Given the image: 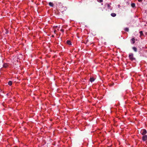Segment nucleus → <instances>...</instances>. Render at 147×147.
<instances>
[{
  "label": "nucleus",
  "instance_id": "f257e3e1",
  "mask_svg": "<svg viewBox=\"0 0 147 147\" xmlns=\"http://www.w3.org/2000/svg\"><path fill=\"white\" fill-rule=\"evenodd\" d=\"M129 59L132 61L135 60V59L134 57L133 54L132 53H130L129 56Z\"/></svg>",
  "mask_w": 147,
  "mask_h": 147
},
{
  "label": "nucleus",
  "instance_id": "f03ea898",
  "mask_svg": "<svg viewBox=\"0 0 147 147\" xmlns=\"http://www.w3.org/2000/svg\"><path fill=\"white\" fill-rule=\"evenodd\" d=\"M141 133L142 135H145L147 133V131L145 129H142L141 131Z\"/></svg>",
  "mask_w": 147,
  "mask_h": 147
},
{
  "label": "nucleus",
  "instance_id": "7ed1b4c3",
  "mask_svg": "<svg viewBox=\"0 0 147 147\" xmlns=\"http://www.w3.org/2000/svg\"><path fill=\"white\" fill-rule=\"evenodd\" d=\"M142 139L143 141H145L147 140V136L144 135L142 137Z\"/></svg>",
  "mask_w": 147,
  "mask_h": 147
},
{
  "label": "nucleus",
  "instance_id": "20e7f679",
  "mask_svg": "<svg viewBox=\"0 0 147 147\" xmlns=\"http://www.w3.org/2000/svg\"><path fill=\"white\" fill-rule=\"evenodd\" d=\"M66 42L67 44L69 45H71V41L69 40H67L66 41Z\"/></svg>",
  "mask_w": 147,
  "mask_h": 147
},
{
  "label": "nucleus",
  "instance_id": "39448f33",
  "mask_svg": "<svg viewBox=\"0 0 147 147\" xmlns=\"http://www.w3.org/2000/svg\"><path fill=\"white\" fill-rule=\"evenodd\" d=\"M49 5L51 7H53L54 6V5L53 3L50 2L49 3Z\"/></svg>",
  "mask_w": 147,
  "mask_h": 147
},
{
  "label": "nucleus",
  "instance_id": "423d86ee",
  "mask_svg": "<svg viewBox=\"0 0 147 147\" xmlns=\"http://www.w3.org/2000/svg\"><path fill=\"white\" fill-rule=\"evenodd\" d=\"M111 15L112 16L114 17L116 16V14L115 13H112L111 14Z\"/></svg>",
  "mask_w": 147,
  "mask_h": 147
},
{
  "label": "nucleus",
  "instance_id": "0eeeda50",
  "mask_svg": "<svg viewBox=\"0 0 147 147\" xmlns=\"http://www.w3.org/2000/svg\"><path fill=\"white\" fill-rule=\"evenodd\" d=\"M94 80V79L93 78H90V81L91 82H93Z\"/></svg>",
  "mask_w": 147,
  "mask_h": 147
},
{
  "label": "nucleus",
  "instance_id": "6e6552de",
  "mask_svg": "<svg viewBox=\"0 0 147 147\" xmlns=\"http://www.w3.org/2000/svg\"><path fill=\"white\" fill-rule=\"evenodd\" d=\"M131 5L132 7L134 8L135 7V4L134 3H133L131 4Z\"/></svg>",
  "mask_w": 147,
  "mask_h": 147
},
{
  "label": "nucleus",
  "instance_id": "1a4fd4ad",
  "mask_svg": "<svg viewBox=\"0 0 147 147\" xmlns=\"http://www.w3.org/2000/svg\"><path fill=\"white\" fill-rule=\"evenodd\" d=\"M131 40L132 41V44H134L135 43V39L134 38H132Z\"/></svg>",
  "mask_w": 147,
  "mask_h": 147
},
{
  "label": "nucleus",
  "instance_id": "9d476101",
  "mask_svg": "<svg viewBox=\"0 0 147 147\" xmlns=\"http://www.w3.org/2000/svg\"><path fill=\"white\" fill-rule=\"evenodd\" d=\"M8 84L9 86L11 85L12 84V82L11 81H9V82H8Z\"/></svg>",
  "mask_w": 147,
  "mask_h": 147
},
{
  "label": "nucleus",
  "instance_id": "9b49d317",
  "mask_svg": "<svg viewBox=\"0 0 147 147\" xmlns=\"http://www.w3.org/2000/svg\"><path fill=\"white\" fill-rule=\"evenodd\" d=\"M132 48H133V49L134 50L135 52H136L137 51V49L136 47H133Z\"/></svg>",
  "mask_w": 147,
  "mask_h": 147
},
{
  "label": "nucleus",
  "instance_id": "f8f14e48",
  "mask_svg": "<svg viewBox=\"0 0 147 147\" xmlns=\"http://www.w3.org/2000/svg\"><path fill=\"white\" fill-rule=\"evenodd\" d=\"M140 36L143 35V34L142 31H140Z\"/></svg>",
  "mask_w": 147,
  "mask_h": 147
},
{
  "label": "nucleus",
  "instance_id": "ddd939ff",
  "mask_svg": "<svg viewBox=\"0 0 147 147\" xmlns=\"http://www.w3.org/2000/svg\"><path fill=\"white\" fill-rule=\"evenodd\" d=\"M125 30L126 31L128 32L129 31V29L128 28H125Z\"/></svg>",
  "mask_w": 147,
  "mask_h": 147
},
{
  "label": "nucleus",
  "instance_id": "4468645a",
  "mask_svg": "<svg viewBox=\"0 0 147 147\" xmlns=\"http://www.w3.org/2000/svg\"><path fill=\"white\" fill-rule=\"evenodd\" d=\"M7 66H8V65H3V67H4L5 68H7Z\"/></svg>",
  "mask_w": 147,
  "mask_h": 147
},
{
  "label": "nucleus",
  "instance_id": "2eb2a0df",
  "mask_svg": "<svg viewBox=\"0 0 147 147\" xmlns=\"http://www.w3.org/2000/svg\"><path fill=\"white\" fill-rule=\"evenodd\" d=\"M143 0H138V1L139 2H142Z\"/></svg>",
  "mask_w": 147,
  "mask_h": 147
},
{
  "label": "nucleus",
  "instance_id": "dca6fc26",
  "mask_svg": "<svg viewBox=\"0 0 147 147\" xmlns=\"http://www.w3.org/2000/svg\"><path fill=\"white\" fill-rule=\"evenodd\" d=\"M61 31L62 32H63L64 31V30L63 29H61Z\"/></svg>",
  "mask_w": 147,
  "mask_h": 147
},
{
  "label": "nucleus",
  "instance_id": "f3484780",
  "mask_svg": "<svg viewBox=\"0 0 147 147\" xmlns=\"http://www.w3.org/2000/svg\"><path fill=\"white\" fill-rule=\"evenodd\" d=\"M102 1H103L102 0H99V2H102Z\"/></svg>",
  "mask_w": 147,
  "mask_h": 147
},
{
  "label": "nucleus",
  "instance_id": "a211bd4d",
  "mask_svg": "<svg viewBox=\"0 0 147 147\" xmlns=\"http://www.w3.org/2000/svg\"><path fill=\"white\" fill-rule=\"evenodd\" d=\"M107 6L108 7H109L110 6V5L109 4L107 5Z\"/></svg>",
  "mask_w": 147,
  "mask_h": 147
},
{
  "label": "nucleus",
  "instance_id": "6ab92c4d",
  "mask_svg": "<svg viewBox=\"0 0 147 147\" xmlns=\"http://www.w3.org/2000/svg\"><path fill=\"white\" fill-rule=\"evenodd\" d=\"M114 84V83H113V84H112L111 86H113V85Z\"/></svg>",
  "mask_w": 147,
  "mask_h": 147
},
{
  "label": "nucleus",
  "instance_id": "aec40b11",
  "mask_svg": "<svg viewBox=\"0 0 147 147\" xmlns=\"http://www.w3.org/2000/svg\"><path fill=\"white\" fill-rule=\"evenodd\" d=\"M54 35H52V36H51V37H54Z\"/></svg>",
  "mask_w": 147,
  "mask_h": 147
},
{
  "label": "nucleus",
  "instance_id": "412c9836",
  "mask_svg": "<svg viewBox=\"0 0 147 147\" xmlns=\"http://www.w3.org/2000/svg\"><path fill=\"white\" fill-rule=\"evenodd\" d=\"M56 31V30H55L54 31V32L55 33Z\"/></svg>",
  "mask_w": 147,
  "mask_h": 147
},
{
  "label": "nucleus",
  "instance_id": "4be33fe9",
  "mask_svg": "<svg viewBox=\"0 0 147 147\" xmlns=\"http://www.w3.org/2000/svg\"><path fill=\"white\" fill-rule=\"evenodd\" d=\"M4 64L5 65V64H6L5 63H4Z\"/></svg>",
  "mask_w": 147,
  "mask_h": 147
}]
</instances>
